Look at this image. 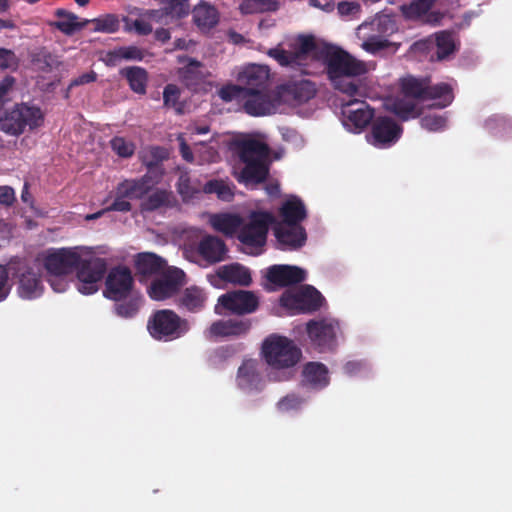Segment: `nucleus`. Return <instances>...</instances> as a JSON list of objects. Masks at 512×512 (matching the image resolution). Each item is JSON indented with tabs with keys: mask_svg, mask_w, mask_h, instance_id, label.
Instances as JSON below:
<instances>
[{
	"mask_svg": "<svg viewBox=\"0 0 512 512\" xmlns=\"http://www.w3.org/2000/svg\"><path fill=\"white\" fill-rule=\"evenodd\" d=\"M135 31L142 36L149 35L152 32V25L142 19H136L133 23Z\"/></svg>",
	"mask_w": 512,
	"mask_h": 512,
	"instance_id": "obj_62",
	"label": "nucleus"
},
{
	"mask_svg": "<svg viewBox=\"0 0 512 512\" xmlns=\"http://www.w3.org/2000/svg\"><path fill=\"white\" fill-rule=\"evenodd\" d=\"M96 79H97V74L94 71L83 73L82 75L74 78L71 81L69 87L72 88V87H75V86L89 84V83L95 82Z\"/></svg>",
	"mask_w": 512,
	"mask_h": 512,
	"instance_id": "obj_59",
	"label": "nucleus"
},
{
	"mask_svg": "<svg viewBox=\"0 0 512 512\" xmlns=\"http://www.w3.org/2000/svg\"><path fill=\"white\" fill-rule=\"evenodd\" d=\"M324 302L325 298L322 294L310 285H305L296 291L287 290L280 297V305L291 315L316 312Z\"/></svg>",
	"mask_w": 512,
	"mask_h": 512,
	"instance_id": "obj_8",
	"label": "nucleus"
},
{
	"mask_svg": "<svg viewBox=\"0 0 512 512\" xmlns=\"http://www.w3.org/2000/svg\"><path fill=\"white\" fill-rule=\"evenodd\" d=\"M328 79L333 87L348 96H356L359 90L357 77L368 72L365 62L360 61L343 49L329 50L324 57Z\"/></svg>",
	"mask_w": 512,
	"mask_h": 512,
	"instance_id": "obj_3",
	"label": "nucleus"
},
{
	"mask_svg": "<svg viewBox=\"0 0 512 512\" xmlns=\"http://www.w3.org/2000/svg\"><path fill=\"white\" fill-rule=\"evenodd\" d=\"M127 196H122L120 193V189L116 187V197L112 204L108 206L106 209L98 211L94 214H90L86 216L87 220H93L101 217L106 211H119V212H129L132 209L131 203L127 200Z\"/></svg>",
	"mask_w": 512,
	"mask_h": 512,
	"instance_id": "obj_42",
	"label": "nucleus"
},
{
	"mask_svg": "<svg viewBox=\"0 0 512 512\" xmlns=\"http://www.w3.org/2000/svg\"><path fill=\"white\" fill-rule=\"evenodd\" d=\"M185 273L179 268H168L161 276L152 281L148 288L151 299L162 301L172 297L183 285Z\"/></svg>",
	"mask_w": 512,
	"mask_h": 512,
	"instance_id": "obj_14",
	"label": "nucleus"
},
{
	"mask_svg": "<svg viewBox=\"0 0 512 512\" xmlns=\"http://www.w3.org/2000/svg\"><path fill=\"white\" fill-rule=\"evenodd\" d=\"M240 10L243 14L261 13L257 0H244L240 4Z\"/></svg>",
	"mask_w": 512,
	"mask_h": 512,
	"instance_id": "obj_61",
	"label": "nucleus"
},
{
	"mask_svg": "<svg viewBox=\"0 0 512 512\" xmlns=\"http://www.w3.org/2000/svg\"><path fill=\"white\" fill-rule=\"evenodd\" d=\"M259 306V299L252 291L233 290L222 294L215 306L216 314H223L225 310L235 315H246L255 312Z\"/></svg>",
	"mask_w": 512,
	"mask_h": 512,
	"instance_id": "obj_11",
	"label": "nucleus"
},
{
	"mask_svg": "<svg viewBox=\"0 0 512 512\" xmlns=\"http://www.w3.org/2000/svg\"><path fill=\"white\" fill-rule=\"evenodd\" d=\"M112 150L120 157L128 158L134 154L135 146L123 137H114L110 141Z\"/></svg>",
	"mask_w": 512,
	"mask_h": 512,
	"instance_id": "obj_47",
	"label": "nucleus"
},
{
	"mask_svg": "<svg viewBox=\"0 0 512 512\" xmlns=\"http://www.w3.org/2000/svg\"><path fill=\"white\" fill-rule=\"evenodd\" d=\"M281 104L280 95L272 88L244 93L242 107L250 116L271 115Z\"/></svg>",
	"mask_w": 512,
	"mask_h": 512,
	"instance_id": "obj_13",
	"label": "nucleus"
},
{
	"mask_svg": "<svg viewBox=\"0 0 512 512\" xmlns=\"http://www.w3.org/2000/svg\"><path fill=\"white\" fill-rule=\"evenodd\" d=\"M233 151L243 164L240 170L234 169L235 179L246 186L264 183L270 171V148L254 138H243L233 142Z\"/></svg>",
	"mask_w": 512,
	"mask_h": 512,
	"instance_id": "obj_2",
	"label": "nucleus"
},
{
	"mask_svg": "<svg viewBox=\"0 0 512 512\" xmlns=\"http://www.w3.org/2000/svg\"><path fill=\"white\" fill-rule=\"evenodd\" d=\"M208 280L215 287H219L220 281L240 286H249L252 282V277L247 267L239 263H231L220 266L215 275L208 276Z\"/></svg>",
	"mask_w": 512,
	"mask_h": 512,
	"instance_id": "obj_20",
	"label": "nucleus"
},
{
	"mask_svg": "<svg viewBox=\"0 0 512 512\" xmlns=\"http://www.w3.org/2000/svg\"><path fill=\"white\" fill-rule=\"evenodd\" d=\"M55 16L58 20L52 22L50 25L67 36H72L86 27L89 23V20L87 19L78 21V16L76 14L63 8L57 9L55 11Z\"/></svg>",
	"mask_w": 512,
	"mask_h": 512,
	"instance_id": "obj_28",
	"label": "nucleus"
},
{
	"mask_svg": "<svg viewBox=\"0 0 512 512\" xmlns=\"http://www.w3.org/2000/svg\"><path fill=\"white\" fill-rule=\"evenodd\" d=\"M92 22L95 24L94 30L97 32L115 33L120 27L117 16L113 14H107L104 17L93 19Z\"/></svg>",
	"mask_w": 512,
	"mask_h": 512,
	"instance_id": "obj_45",
	"label": "nucleus"
},
{
	"mask_svg": "<svg viewBox=\"0 0 512 512\" xmlns=\"http://www.w3.org/2000/svg\"><path fill=\"white\" fill-rule=\"evenodd\" d=\"M274 221V216L270 212L253 211L248 222L241 224L237 238L245 246L261 248L266 243L269 226Z\"/></svg>",
	"mask_w": 512,
	"mask_h": 512,
	"instance_id": "obj_9",
	"label": "nucleus"
},
{
	"mask_svg": "<svg viewBox=\"0 0 512 512\" xmlns=\"http://www.w3.org/2000/svg\"><path fill=\"white\" fill-rule=\"evenodd\" d=\"M237 81L244 93L271 88L270 70L267 66L251 64L238 74Z\"/></svg>",
	"mask_w": 512,
	"mask_h": 512,
	"instance_id": "obj_17",
	"label": "nucleus"
},
{
	"mask_svg": "<svg viewBox=\"0 0 512 512\" xmlns=\"http://www.w3.org/2000/svg\"><path fill=\"white\" fill-rule=\"evenodd\" d=\"M193 19L200 29H211L218 24L219 14L214 6L200 2L193 10Z\"/></svg>",
	"mask_w": 512,
	"mask_h": 512,
	"instance_id": "obj_33",
	"label": "nucleus"
},
{
	"mask_svg": "<svg viewBox=\"0 0 512 512\" xmlns=\"http://www.w3.org/2000/svg\"><path fill=\"white\" fill-rule=\"evenodd\" d=\"M421 126L431 132L441 131L446 127L447 119L440 115H426L421 118Z\"/></svg>",
	"mask_w": 512,
	"mask_h": 512,
	"instance_id": "obj_49",
	"label": "nucleus"
},
{
	"mask_svg": "<svg viewBox=\"0 0 512 512\" xmlns=\"http://www.w3.org/2000/svg\"><path fill=\"white\" fill-rule=\"evenodd\" d=\"M304 400L296 394H288L278 402V408L281 411L296 410L301 407Z\"/></svg>",
	"mask_w": 512,
	"mask_h": 512,
	"instance_id": "obj_51",
	"label": "nucleus"
},
{
	"mask_svg": "<svg viewBox=\"0 0 512 512\" xmlns=\"http://www.w3.org/2000/svg\"><path fill=\"white\" fill-rule=\"evenodd\" d=\"M202 67L201 62L189 59V62L179 69V78L188 89H196L204 81L205 75Z\"/></svg>",
	"mask_w": 512,
	"mask_h": 512,
	"instance_id": "obj_32",
	"label": "nucleus"
},
{
	"mask_svg": "<svg viewBox=\"0 0 512 512\" xmlns=\"http://www.w3.org/2000/svg\"><path fill=\"white\" fill-rule=\"evenodd\" d=\"M44 267L51 276H65L77 268V289L84 295L98 291L107 271L106 260L100 257L82 259L75 249L62 248L44 258Z\"/></svg>",
	"mask_w": 512,
	"mask_h": 512,
	"instance_id": "obj_1",
	"label": "nucleus"
},
{
	"mask_svg": "<svg viewBox=\"0 0 512 512\" xmlns=\"http://www.w3.org/2000/svg\"><path fill=\"white\" fill-rule=\"evenodd\" d=\"M302 384L320 390L330 381L328 368L321 362H308L303 366Z\"/></svg>",
	"mask_w": 512,
	"mask_h": 512,
	"instance_id": "obj_25",
	"label": "nucleus"
},
{
	"mask_svg": "<svg viewBox=\"0 0 512 512\" xmlns=\"http://www.w3.org/2000/svg\"><path fill=\"white\" fill-rule=\"evenodd\" d=\"M251 328V321L228 319L213 322L207 333L208 338L239 337L247 334Z\"/></svg>",
	"mask_w": 512,
	"mask_h": 512,
	"instance_id": "obj_23",
	"label": "nucleus"
},
{
	"mask_svg": "<svg viewBox=\"0 0 512 512\" xmlns=\"http://www.w3.org/2000/svg\"><path fill=\"white\" fill-rule=\"evenodd\" d=\"M140 304V298L133 297L124 301H116L114 308L118 316L123 318H132L138 313Z\"/></svg>",
	"mask_w": 512,
	"mask_h": 512,
	"instance_id": "obj_44",
	"label": "nucleus"
},
{
	"mask_svg": "<svg viewBox=\"0 0 512 512\" xmlns=\"http://www.w3.org/2000/svg\"><path fill=\"white\" fill-rule=\"evenodd\" d=\"M316 49V42L313 36H301L299 38V44L293 54H297V64L307 54L313 52Z\"/></svg>",
	"mask_w": 512,
	"mask_h": 512,
	"instance_id": "obj_50",
	"label": "nucleus"
},
{
	"mask_svg": "<svg viewBox=\"0 0 512 512\" xmlns=\"http://www.w3.org/2000/svg\"><path fill=\"white\" fill-rule=\"evenodd\" d=\"M266 277L269 282L285 287L303 282L306 271L297 266L273 265L268 268Z\"/></svg>",
	"mask_w": 512,
	"mask_h": 512,
	"instance_id": "obj_22",
	"label": "nucleus"
},
{
	"mask_svg": "<svg viewBox=\"0 0 512 512\" xmlns=\"http://www.w3.org/2000/svg\"><path fill=\"white\" fill-rule=\"evenodd\" d=\"M49 282L55 292H64L67 288V282L62 276H52Z\"/></svg>",
	"mask_w": 512,
	"mask_h": 512,
	"instance_id": "obj_63",
	"label": "nucleus"
},
{
	"mask_svg": "<svg viewBox=\"0 0 512 512\" xmlns=\"http://www.w3.org/2000/svg\"><path fill=\"white\" fill-rule=\"evenodd\" d=\"M287 91L293 98L300 102H307L312 99L316 94L314 83L308 80H301L287 85Z\"/></svg>",
	"mask_w": 512,
	"mask_h": 512,
	"instance_id": "obj_38",
	"label": "nucleus"
},
{
	"mask_svg": "<svg viewBox=\"0 0 512 512\" xmlns=\"http://www.w3.org/2000/svg\"><path fill=\"white\" fill-rule=\"evenodd\" d=\"M339 331V322L335 319H313L306 323V333L310 343L318 352L333 351L337 347Z\"/></svg>",
	"mask_w": 512,
	"mask_h": 512,
	"instance_id": "obj_10",
	"label": "nucleus"
},
{
	"mask_svg": "<svg viewBox=\"0 0 512 512\" xmlns=\"http://www.w3.org/2000/svg\"><path fill=\"white\" fill-rule=\"evenodd\" d=\"M219 97L225 101L230 102L234 99H237L243 102L244 92L240 86V84H228L223 86L219 92Z\"/></svg>",
	"mask_w": 512,
	"mask_h": 512,
	"instance_id": "obj_48",
	"label": "nucleus"
},
{
	"mask_svg": "<svg viewBox=\"0 0 512 512\" xmlns=\"http://www.w3.org/2000/svg\"><path fill=\"white\" fill-rule=\"evenodd\" d=\"M208 296L206 291L196 285L185 288L176 298V304L180 309L191 313L202 311L206 305Z\"/></svg>",
	"mask_w": 512,
	"mask_h": 512,
	"instance_id": "obj_24",
	"label": "nucleus"
},
{
	"mask_svg": "<svg viewBox=\"0 0 512 512\" xmlns=\"http://www.w3.org/2000/svg\"><path fill=\"white\" fill-rule=\"evenodd\" d=\"M9 276L17 285V293L22 299H35L43 291L39 269L26 259L13 258L8 262Z\"/></svg>",
	"mask_w": 512,
	"mask_h": 512,
	"instance_id": "obj_5",
	"label": "nucleus"
},
{
	"mask_svg": "<svg viewBox=\"0 0 512 512\" xmlns=\"http://www.w3.org/2000/svg\"><path fill=\"white\" fill-rule=\"evenodd\" d=\"M344 124L359 132L368 126L374 117V111L364 101L352 100L342 107Z\"/></svg>",
	"mask_w": 512,
	"mask_h": 512,
	"instance_id": "obj_19",
	"label": "nucleus"
},
{
	"mask_svg": "<svg viewBox=\"0 0 512 512\" xmlns=\"http://www.w3.org/2000/svg\"><path fill=\"white\" fill-rule=\"evenodd\" d=\"M122 59L141 61L144 58V51L136 46L119 47Z\"/></svg>",
	"mask_w": 512,
	"mask_h": 512,
	"instance_id": "obj_55",
	"label": "nucleus"
},
{
	"mask_svg": "<svg viewBox=\"0 0 512 512\" xmlns=\"http://www.w3.org/2000/svg\"><path fill=\"white\" fill-rule=\"evenodd\" d=\"M133 283L131 270L126 266H116L106 277L104 295L114 301L126 299L133 288Z\"/></svg>",
	"mask_w": 512,
	"mask_h": 512,
	"instance_id": "obj_16",
	"label": "nucleus"
},
{
	"mask_svg": "<svg viewBox=\"0 0 512 512\" xmlns=\"http://www.w3.org/2000/svg\"><path fill=\"white\" fill-rule=\"evenodd\" d=\"M188 0H164L163 14L175 19H181L189 14Z\"/></svg>",
	"mask_w": 512,
	"mask_h": 512,
	"instance_id": "obj_41",
	"label": "nucleus"
},
{
	"mask_svg": "<svg viewBox=\"0 0 512 512\" xmlns=\"http://www.w3.org/2000/svg\"><path fill=\"white\" fill-rule=\"evenodd\" d=\"M154 185L155 181L150 175H143L137 179H126L117 186L122 196H127L128 199H142Z\"/></svg>",
	"mask_w": 512,
	"mask_h": 512,
	"instance_id": "obj_27",
	"label": "nucleus"
},
{
	"mask_svg": "<svg viewBox=\"0 0 512 512\" xmlns=\"http://www.w3.org/2000/svg\"><path fill=\"white\" fill-rule=\"evenodd\" d=\"M402 131V127L392 118L377 117L371 124L369 142L377 148H388L399 140Z\"/></svg>",
	"mask_w": 512,
	"mask_h": 512,
	"instance_id": "obj_15",
	"label": "nucleus"
},
{
	"mask_svg": "<svg viewBox=\"0 0 512 512\" xmlns=\"http://www.w3.org/2000/svg\"><path fill=\"white\" fill-rule=\"evenodd\" d=\"M147 329L154 339L167 342L182 337L189 330V325L175 311L161 309L149 317Z\"/></svg>",
	"mask_w": 512,
	"mask_h": 512,
	"instance_id": "obj_6",
	"label": "nucleus"
},
{
	"mask_svg": "<svg viewBox=\"0 0 512 512\" xmlns=\"http://www.w3.org/2000/svg\"><path fill=\"white\" fill-rule=\"evenodd\" d=\"M177 191L183 198L192 197L196 192V190L191 186V180L188 172L181 173L179 176Z\"/></svg>",
	"mask_w": 512,
	"mask_h": 512,
	"instance_id": "obj_52",
	"label": "nucleus"
},
{
	"mask_svg": "<svg viewBox=\"0 0 512 512\" xmlns=\"http://www.w3.org/2000/svg\"><path fill=\"white\" fill-rule=\"evenodd\" d=\"M210 223L214 230L231 237L235 233L238 234L242 218L236 214H215L211 217Z\"/></svg>",
	"mask_w": 512,
	"mask_h": 512,
	"instance_id": "obj_34",
	"label": "nucleus"
},
{
	"mask_svg": "<svg viewBox=\"0 0 512 512\" xmlns=\"http://www.w3.org/2000/svg\"><path fill=\"white\" fill-rule=\"evenodd\" d=\"M427 82H429V77H404L401 79V91L407 98L425 101Z\"/></svg>",
	"mask_w": 512,
	"mask_h": 512,
	"instance_id": "obj_35",
	"label": "nucleus"
},
{
	"mask_svg": "<svg viewBox=\"0 0 512 512\" xmlns=\"http://www.w3.org/2000/svg\"><path fill=\"white\" fill-rule=\"evenodd\" d=\"M120 75L127 80L130 89L134 93L140 95L146 93L149 76L145 68L139 66L125 67L120 70Z\"/></svg>",
	"mask_w": 512,
	"mask_h": 512,
	"instance_id": "obj_31",
	"label": "nucleus"
},
{
	"mask_svg": "<svg viewBox=\"0 0 512 512\" xmlns=\"http://www.w3.org/2000/svg\"><path fill=\"white\" fill-rule=\"evenodd\" d=\"M280 224L301 225L307 217V210L304 202L297 196H291L285 200L280 209Z\"/></svg>",
	"mask_w": 512,
	"mask_h": 512,
	"instance_id": "obj_26",
	"label": "nucleus"
},
{
	"mask_svg": "<svg viewBox=\"0 0 512 512\" xmlns=\"http://www.w3.org/2000/svg\"><path fill=\"white\" fill-rule=\"evenodd\" d=\"M363 368V363L361 361H348L343 370L345 374L352 376L358 373Z\"/></svg>",
	"mask_w": 512,
	"mask_h": 512,
	"instance_id": "obj_64",
	"label": "nucleus"
},
{
	"mask_svg": "<svg viewBox=\"0 0 512 512\" xmlns=\"http://www.w3.org/2000/svg\"><path fill=\"white\" fill-rule=\"evenodd\" d=\"M171 192L158 189L141 203V210L145 212H153L161 207L168 206Z\"/></svg>",
	"mask_w": 512,
	"mask_h": 512,
	"instance_id": "obj_40",
	"label": "nucleus"
},
{
	"mask_svg": "<svg viewBox=\"0 0 512 512\" xmlns=\"http://www.w3.org/2000/svg\"><path fill=\"white\" fill-rule=\"evenodd\" d=\"M203 191L208 194H217L218 198L225 201H230L234 197V193L231 188L225 184L222 180H210L204 187Z\"/></svg>",
	"mask_w": 512,
	"mask_h": 512,
	"instance_id": "obj_43",
	"label": "nucleus"
},
{
	"mask_svg": "<svg viewBox=\"0 0 512 512\" xmlns=\"http://www.w3.org/2000/svg\"><path fill=\"white\" fill-rule=\"evenodd\" d=\"M267 55L276 60L281 66H293L297 64V54L288 52L280 47L271 48L267 51Z\"/></svg>",
	"mask_w": 512,
	"mask_h": 512,
	"instance_id": "obj_46",
	"label": "nucleus"
},
{
	"mask_svg": "<svg viewBox=\"0 0 512 512\" xmlns=\"http://www.w3.org/2000/svg\"><path fill=\"white\" fill-rule=\"evenodd\" d=\"M165 265V260L154 253H139L135 260L136 271L143 276L158 274L164 270Z\"/></svg>",
	"mask_w": 512,
	"mask_h": 512,
	"instance_id": "obj_29",
	"label": "nucleus"
},
{
	"mask_svg": "<svg viewBox=\"0 0 512 512\" xmlns=\"http://www.w3.org/2000/svg\"><path fill=\"white\" fill-rule=\"evenodd\" d=\"M277 247L284 251L297 250L307 241V233L302 225L277 223L274 227Z\"/></svg>",
	"mask_w": 512,
	"mask_h": 512,
	"instance_id": "obj_18",
	"label": "nucleus"
},
{
	"mask_svg": "<svg viewBox=\"0 0 512 512\" xmlns=\"http://www.w3.org/2000/svg\"><path fill=\"white\" fill-rule=\"evenodd\" d=\"M189 252L196 258L195 262L211 266L226 259L228 247L218 236L205 235L190 247Z\"/></svg>",
	"mask_w": 512,
	"mask_h": 512,
	"instance_id": "obj_12",
	"label": "nucleus"
},
{
	"mask_svg": "<svg viewBox=\"0 0 512 512\" xmlns=\"http://www.w3.org/2000/svg\"><path fill=\"white\" fill-rule=\"evenodd\" d=\"M122 60L119 48L106 52L103 62L110 67L116 66Z\"/></svg>",
	"mask_w": 512,
	"mask_h": 512,
	"instance_id": "obj_60",
	"label": "nucleus"
},
{
	"mask_svg": "<svg viewBox=\"0 0 512 512\" xmlns=\"http://www.w3.org/2000/svg\"><path fill=\"white\" fill-rule=\"evenodd\" d=\"M177 141L179 142V152H180L182 158L186 162L192 163L194 161V155H193V152H192L190 146L186 142L185 137L182 134H180L177 137Z\"/></svg>",
	"mask_w": 512,
	"mask_h": 512,
	"instance_id": "obj_57",
	"label": "nucleus"
},
{
	"mask_svg": "<svg viewBox=\"0 0 512 512\" xmlns=\"http://www.w3.org/2000/svg\"><path fill=\"white\" fill-rule=\"evenodd\" d=\"M262 354L272 368L286 369L300 361L302 351L291 339L273 334L264 340Z\"/></svg>",
	"mask_w": 512,
	"mask_h": 512,
	"instance_id": "obj_4",
	"label": "nucleus"
},
{
	"mask_svg": "<svg viewBox=\"0 0 512 512\" xmlns=\"http://www.w3.org/2000/svg\"><path fill=\"white\" fill-rule=\"evenodd\" d=\"M43 123V113L39 107L29 106L25 103L17 104L6 113L1 121V130L7 134L18 136L26 127L35 129Z\"/></svg>",
	"mask_w": 512,
	"mask_h": 512,
	"instance_id": "obj_7",
	"label": "nucleus"
},
{
	"mask_svg": "<svg viewBox=\"0 0 512 512\" xmlns=\"http://www.w3.org/2000/svg\"><path fill=\"white\" fill-rule=\"evenodd\" d=\"M181 90L176 84H167L163 90V106L172 108L178 115L184 113V105L180 102Z\"/></svg>",
	"mask_w": 512,
	"mask_h": 512,
	"instance_id": "obj_39",
	"label": "nucleus"
},
{
	"mask_svg": "<svg viewBox=\"0 0 512 512\" xmlns=\"http://www.w3.org/2000/svg\"><path fill=\"white\" fill-rule=\"evenodd\" d=\"M11 291L9 284V265L0 264V302L6 300Z\"/></svg>",
	"mask_w": 512,
	"mask_h": 512,
	"instance_id": "obj_53",
	"label": "nucleus"
},
{
	"mask_svg": "<svg viewBox=\"0 0 512 512\" xmlns=\"http://www.w3.org/2000/svg\"><path fill=\"white\" fill-rule=\"evenodd\" d=\"M237 385L244 391H260L263 388L264 382L259 371V364L256 360H244L238 368Z\"/></svg>",
	"mask_w": 512,
	"mask_h": 512,
	"instance_id": "obj_21",
	"label": "nucleus"
},
{
	"mask_svg": "<svg viewBox=\"0 0 512 512\" xmlns=\"http://www.w3.org/2000/svg\"><path fill=\"white\" fill-rule=\"evenodd\" d=\"M454 99L453 90L447 83H438L431 85V80L427 82L425 101L435 100L433 107L443 109L449 106Z\"/></svg>",
	"mask_w": 512,
	"mask_h": 512,
	"instance_id": "obj_30",
	"label": "nucleus"
},
{
	"mask_svg": "<svg viewBox=\"0 0 512 512\" xmlns=\"http://www.w3.org/2000/svg\"><path fill=\"white\" fill-rule=\"evenodd\" d=\"M16 200L14 189L10 186H0V204L12 206Z\"/></svg>",
	"mask_w": 512,
	"mask_h": 512,
	"instance_id": "obj_56",
	"label": "nucleus"
},
{
	"mask_svg": "<svg viewBox=\"0 0 512 512\" xmlns=\"http://www.w3.org/2000/svg\"><path fill=\"white\" fill-rule=\"evenodd\" d=\"M389 110L402 121L417 118L420 115V109L417 104L410 99L396 98L389 105Z\"/></svg>",
	"mask_w": 512,
	"mask_h": 512,
	"instance_id": "obj_36",
	"label": "nucleus"
},
{
	"mask_svg": "<svg viewBox=\"0 0 512 512\" xmlns=\"http://www.w3.org/2000/svg\"><path fill=\"white\" fill-rule=\"evenodd\" d=\"M145 165L147 168V173L145 175H150L152 177V180L155 181V184H157L163 175L161 166L153 161H146Z\"/></svg>",
	"mask_w": 512,
	"mask_h": 512,
	"instance_id": "obj_58",
	"label": "nucleus"
},
{
	"mask_svg": "<svg viewBox=\"0 0 512 512\" xmlns=\"http://www.w3.org/2000/svg\"><path fill=\"white\" fill-rule=\"evenodd\" d=\"M434 38L437 60L446 59L455 52L456 44L452 32L446 30L440 31L435 33Z\"/></svg>",
	"mask_w": 512,
	"mask_h": 512,
	"instance_id": "obj_37",
	"label": "nucleus"
},
{
	"mask_svg": "<svg viewBox=\"0 0 512 512\" xmlns=\"http://www.w3.org/2000/svg\"><path fill=\"white\" fill-rule=\"evenodd\" d=\"M18 65L14 51L0 47V69H8Z\"/></svg>",
	"mask_w": 512,
	"mask_h": 512,
	"instance_id": "obj_54",
	"label": "nucleus"
}]
</instances>
